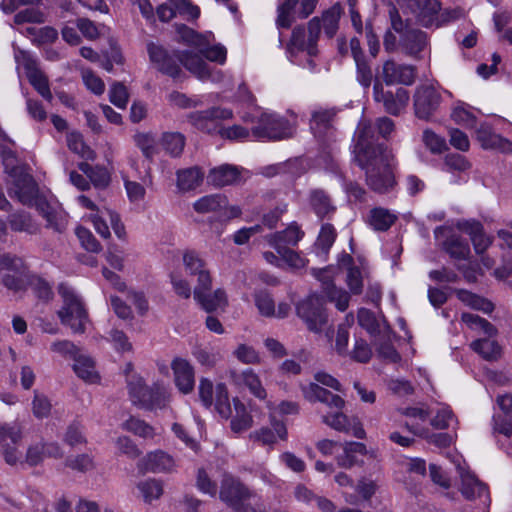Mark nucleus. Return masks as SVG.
<instances>
[{"mask_svg": "<svg viewBox=\"0 0 512 512\" xmlns=\"http://www.w3.org/2000/svg\"><path fill=\"white\" fill-rule=\"evenodd\" d=\"M451 118L456 123L466 127L472 128L476 126V117L467 108V105L465 103H459L453 108Z\"/></svg>", "mask_w": 512, "mask_h": 512, "instance_id": "nucleus-49", "label": "nucleus"}, {"mask_svg": "<svg viewBox=\"0 0 512 512\" xmlns=\"http://www.w3.org/2000/svg\"><path fill=\"white\" fill-rule=\"evenodd\" d=\"M295 127L282 116L275 113H262L253 126L251 133L257 140H282L294 135Z\"/></svg>", "mask_w": 512, "mask_h": 512, "instance_id": "nucleus-5", "label": "nucleus"}, {"mask_svg": "<svg viewBox=\"0 0 512 512\" xmlns=\"http://www.w3.org/2000/svg\"><path fill=\"white\" fill-rule=\"evenodd\" d=\"M123 428L142 438H153L154 428L144 420L131 416L123 423Z\"/></svg>", "mask_w": 512, "mask_h": 512, "instance_id": "nucleus-43", "label": "nucleus"}, {"mask_svg": "<svg viewBox=\"0 0 512 512\" xmlns=\"http://www.w3.org/2000/svg\"><path fill=\"white\" fill-rule=\"evenodd\" d=\"M493 433L503 434L510 438L512 436V417L495 414L493 416Z\"/></svg>", "mask_w": 512, "mask_h": 512, "instance_id": "nucleus-64", "label": "nucleus"}, {"mask_svg": "<svg viewBox=\"0 0 512 512\" xmlns=\"http://www.w3.org/2000/svg\"><path fill=\"white\" fill-rule=\"evenodd\" d=\"M322 421L334 430L343 433H350L351 419L342 410H334L322 416Z\"/></svg>", "mask_w": 512, "mask_h": 512, "instance_id": "nucleus-36", "label": "nucleus"}, {"mask_svg": "<svg viewBox=\"0 0 512 512\" xmlns=\"http://www.w3.org/2000/svg\"><path fill=\"white\" fill-rule=\"evenodd\" d=\"M335 114L332 110H316L312 113L310 129L314 136L321 141L329 138L333 133L332 122Z\"/></svg>", "mask_w": 512, "mask_h": 512, "instance_id": "nucleus-24", "label": "nucleus"}, {"mask_svg": "<svg viewBox=\"0 0 512 512\" xmlns=\"http://www.w3.org/2000/svg\"><path fill=\"white\" fill-rule=\"evenodd\" d=\"M446 252L455 259H466L470 254V248L466 241L459 236L452 235L444 242Z\"/></svg>", "mask_w": 512, "mask_h": 512, "instance_id": "nucleus-38", "label": "nucleus"}, {"mask_svg": "<svg viewBox=\"0 0 512 512\" xmlns=\"http://www.w3.org/2000/svg\"><path fill=\"white\" fill-rule=\"evenodd\" d=\"M183 264L190 276H197V286L211 288L212 279L204 260L195 251H186L183 254Z\"/></svg>", "mask_w": 512, "mask_h": 512, "instance_id": "nucleus-18", "label": "nucleus"}, {"mask_svg": "<svg viewBox=\"0 0 512 512\" xmlns=\"http://www.w3.org/2000/svg\"><path fill=\"white\" fill-rule=\"evenodd\" d=\"M127 388L131 402L141 409H163L168 402L167 392L161 385L154 384L149 387L139 376H131L127 380Z\"/></svg>", "mask_w": 512, "mask_h": 512, "instance_id": "nucleus-2", "label": "nucleus"}, {"mask_svg": "<svg viewBox=\"0 0 512 512\" xmlns=\"http://www.w3.org/2000/svg\"><path fill=\"white\" fill-rule=\"evenodd\" d=\"M337 237L334 226L330 223H324L321 226L315 246L320 249L323 254H327Z\"/></svg>", "mask_w": 512, "mask_h": 512, "instance_id": "nucleus-42", "label": "nucleus"}, {"mask_svg": "<svg viewBox=\"0 0 512 512\" xmlns=\"http://www.w3.org/2000/svg\"><path fill=\"white\" fill-rule=\"evenodd\" d=\"M310 210L320 220L331 219L337 211L332 196L323 188H312L307 193Z\"/></svg>", "mask_w": 512, "mask_h": 512, "instance_id": "nucleus-13", "label": "nucleus"}, {"mask_svg": "<svg viewBox=\"0 0 512 512\" xmlns=\"http://www.w3.org/2000/svg\"><path fill=\"white\" fill-rule=\"evenodd\" d=\"M342 13L343 9L339 2L322 13L320 20L323 23L324 33L328 38L331 39L336 35Z\"/></svg>", "mask_w": 512, "mask_h": 512, "instance_id": "nucleus-30", "label": "nucleus"}, {"mask_svg": "<svg viewBox=\"0 0 512 512\" xmlns=\"http://www.w3.org/2000/svg\"><path fill=\"white\" fill-rule=\"evenodd\" d=\"M11 181L8 183V193L25 206H33L39 195L37 183L23 166H13L10 171Z\"/></svg>", "mask_w": 512, "mask_h": 512, "instance_id": "nucleus-6", "label": "nucleus"}, {"mask_svg": "<svg viewBox=\"0 0 512 512\" xmlns=\"http://www.w3.org/2000/svg\"><path fill=\"white\" fill-rule=\"evenodd\" d=\"M415 115L422 120H429L442 102L441 93L432 85H420L413 95Z\"/></svg>", "mask_w": 512, "mask_h": 512, "instance_id": "nucleus-8", "label": "nucleus"}, {"mask_svg": "<svg viewBox=\"0 0 512 512\" xmlns=\"http://www.w3.org/2000/svg\"><path fill=\"white\" fill-rule=\"evenodd\" d=\"M7 223L9 228L16 233L36 235L40 231V225L32 215L25 210H18L8 215Z\"/></svg>", "mask_w": 512, "mask_h": 512, "instance_id": "nucleus-25", "label": "nucleus"}, {"mask_svg": "<svg viewBox=\"0 0 512 512\" xmlns=\"http://www.w3.org/2000/svg\"><path fill=\"white\" fill-rule=\"evenodd\" d=\"M29 285L39 299L48 301L53 297L51 285L43 278L33 275L29 278Z\"/></svg>", "mask_w": 512, "mask_h": 512, "instance_id": "nucleus-53", "label": "nucleus"}, {"mask_svg": "<svg viewBox=\"0 0 512 512\" xmlns=\"http://www.w3.org/2000/svg\"><path fill=\"white\" fill-rule=\"evenodd\" d=\"M147 52L149 54L150 61L156 65L160 72L167 74L172 78L180 76L182 71L180 65L177 63L178 60L175 57V54L178 51H173L172 54H169L162 46L151 42L147 45Z\"/></svg>", "mask_w": 512, "mask_h": 512, "instance_id": "nucleus-12", "label": "nucleus"}, {"mask_svg": "<svg viewBox=\"0 0 512 512\" xmlns=\"http://www.w3.org/2000/svg\"><path fill=\"white\" fill-rule=\"evenodd\" d=\"M28 80L30 84L37 90V92L48 102H51L53 95L49 88L47 77L38 70L37 72L29 75Z\"/></svg>", "mask_w": 512, "mask_h": 512, "instance_id": "nucleus-52", "label": "nucleus"}, {"mask_svg": "<svg viewBox=\"0 0 512 512\" xmlns=\"http://www.w3.org/2000/svg\"><path fill=\"white\" fill-rule=\"evenodd\" d=\"M76 235L85 250L92 253H99L102 250L101 244L87 228L78 227Z\"/></svg>", "mask_w": 512, "mask_h": 512, "instance_id": "nucleus-56", "label": "nucleus"}, {"mask_svg": "<svg viewBox=\"0 0 512 512\" xmlns=\"http://www.w3.org/2000/svg\"><path fill=\"white\" fill-rule=\"evenodd\" d=\"M176 175L177 187L183 192L196 189L204 179V172L197 166L178 170Z\"/></svg>", "mask_w": 512, "mask_h": 512, "instance_id": "nucleus-28", "label": "nucleus"}, {"mask_svg": "<svg viewBox=\"0 0 512 512\" xmlns=\"http://www.w3.org/2000/svg\"><path fill=\"white\" fill-rule=\"evenodd\" d=\"M211 288L196 286L194 289V299L201 305L206 312H213L227 305L226 293L222 289H217L210 293Z\"/></svg>", "mask_w": 512, "mask_h": 512, "instance_id": "nucleus-22", "label": "nucleus"}, {"mask_svg": "<svg viewBox=\"0 0 512 512\" xmlns=\"http://www.w3.org/2000/svg\"><path fill=\"white\" fill-rule=\"evenodd\" d=\"M399 45L406 55L420 59L421 52L429 45V40L424 31L412 28L401 35Z\"/></svg>", "mask_w": 512, "mask_h": 512, "instance_id": "nucleus-19", "label": "nucleus"}, {"mask_svg": "<svg viewBox=\"0 0 512 512\" xmlns=\"http://www.w3.org/2000/svg\"><path fill=\"white\" fill-rule=\"evenodd\" d=\"M460 491L468 501H479V509L487 512L490 505V494L485 483L470 472H461Z\"/></svg>", "mask_w": 512, "mask_h": 512, "instance_id": "nucleus-10", "label": "nucleus"}, {"mask_svg": "<svg viewBox=\"0 0 512 512\" xmlns=\"http://www.w3.org/2000/svg\"><path fill=\"white\" fill-rule=\"evenodd\" d=\"M175 57L178 64H182L199 79L205 80L212 77L208 64L201 56L188 51H179L175 54Z\"/></svg>", "mask_w": 512, "mask_h": 512, "instance_id": "nucleus-26", "label": "nucleus"}, {"mask_svg": "<svg viewBox=\"0 0 512 512\" xmlns=\"http://www.w3.org/2000/svg\"><path fill=\"white\" fill-rule=\"evenodd\" d=\"M350 355L353 360L359 363H367L372 357V350L365 340L356 339Z\"/></svg>", "mask_w": 512, "mask_h": 512, "instance_id": "nucleus-63", "label": "nucleus"}, {"mask_svg": "<svg viewBox=\"0 0 512 512\" xmlns=\"http://www.w3.org/2000/svg\"><path fill=\"white\" fill-rule=\"evenodd\" d=\"M73 370L85 382L96 383L100 380L94 360L82 353L74 360Z\"/></svg>", "mask_w": 512, "mask_h": 512, "instance_id": "nucleus-29", "label": "nucleus"}, {"mask_svg": "<svg viewBox=\"0 0 512 512\" xmlns=\"http://www.w3.org/2000/svg\"><path fill=\"white\" fill-rule=\"evenodd\" d=\"M373 99L382 103L385 111L391 115H399L409 101V93L404 88H398L395 93L385 91L382 81L375 79L373 84Z\"/></svg>", "mask_w": 512, "mask_h": 512, "instance_id": "nucleus-9", "label": "nucleus"}, {"mask_svg": "<svg viewBox=\"0 0 512 512\" xmlns=\"http://www.w3.org/2000/svg\"><path fill=\"white\" fill-rule=\"evenodd\" d=\"M354 162L365 172V183L378 194H387L395 189L394 155L384 143H378L373 126L362 121L358 127L357 140L353 148Z\"/></svg>", "mask_w": 512, "mask_h": 512, "instance_id": "nucleus-1", "label": "nucleus"}, {"mask_svg": "<svg viewBox=\"0 0 512 512\" xmlns=\"http://www.w3.org/2000/svg\"><path fill=\"white\" fill-rule=\"evenodd\" d=\"M240 169L237 166L223 164L210 170L208 183L216 187L237 184L240 181Z\"/></svg>", "mask_w": 512, "mask_h": 512, "instance_id": "nucleus-27", "label": "nucleus"}, {"mask_svg": "<svg viewBox=\"0 0 512 512\" xmlns=\"http://www.w3.org/2000/svg\"><path fill=\"white\" fill-rule=\"evenodd\" d=\"M396 220L395 214L382 207L373 208L369 214V224L376 231H387Z\"/></svg>", "mask_w": 512, "mask_h": 512, "instance_id": "nucleus-31", "label": "nucleus"}, {"mask_svg": "<svg viewBox=\"0 0 512 512\" xmlns=\"http://www.w3.org/2000/svg\"><path fill=\"white\" fill-rule=\"evenodd\" d=\"M138 489L146 502L158 499L163 494L161 482L155 479H148L138 484Z\"/></svg>", "mask_w": 512, "mask_h": 512, "instance_id": "nucleus-51", "label": "nucleus"}, {"mask_svg": "<svg viewBox=\"0 0 512 512\" xmlns=\"http://www.w3.org/2000/svg\"><path fill=\"white\" fill-rule=\"evenodd\" d=\"M199 51L206 59L223 64L226 60L227 51L221 45L209 46V40L205 38L204 46L199 47Z\"/></svg>", "mask_w": 512, "mask_h": 512, "instance_id": "nucleus-55", "label": "nucleus"}, {"mask_svg": "<svg viewBox=\"0 0 512 512\" xmlns=\"http://www.w3.org/2000/svg\"><path fill=\"white\" fill-rule=\"evenodd\" d=\"M58 291L63 299V307L58 311L62 324L68 325L74 333H83L88 315L82 301L65 284H60Z\"/></svg>", "mask_w": 512, "mask_h": 512, "instance_id": "nucleus-4", "label": "nucleus"}, {"mask_svg": "<svg viewBox=\"0 0 512 512\" xmlns=\"http://www.w3.org/2000/svg\"><path fill=\"white\" fill-rule=\"evenodd\" d=\"M134 142L147 159L151 160L157 152L156 141L150 133L135 134Z\"/></svg>", "mask_w": 512, "mask_h": 512, "instance_id": "nucleus-47", "label": "nucleus"}, {"mask_svg": "<svg viewBox=\"0 0 512 512\" xmlns=\"http://www.w3.org/2000/svg\"><path fill=\"white\" fill-rule=\"evenodd\" d=\"M32 411L36 418L48 417L51 412L49 399L45 395L35 392L32 402Z\"/></svg>", "mask_w": 512, "mask_h": 512, "instance_id": "nucleus-62", "label": "nucleus"}, {"mask_svg": "<svg viewBox=\"0 0 512 512\" xmlns=\"http://www.w3.org/2000/svg\"><path fill=\"white\" fill-rule=\"evenodd\" d=\"M303 232L296 225L288 226L285 230L277 232L273 235V245L275 248L281 246H295L302 238Z\"/></svg>", "mask_w": 512, "mask_h": 512, "instance_id": "nucleus-37", "label": "nucleus"}, {"mask_svg": "<svg viewBox=\"0 0 512 512\" xmlns=\"http://www.w3.org/2000/svg\"><path fill=\"white\" fill-rule=\"evenodd\" d=\"M228 204V200L226 196L222 194H211L206 195L200 199H198L194 204L193 208L198 213H209L216 212Z\"/></svg>", "mask_w": 512, "mask_h": 512, "instance_id": "nucleus-32", "label": "nucleus"}, {"mask_svg": "<svg viewBox=\"0 0 512 512\" xmlns=\"http://www.w3.org/2000/svg\"><path fill=\"white\" fill-rule=\"evenodd\" d=\"M163 148L173 157L179 156L185 146V138L182 134L172 132L164 133L162 136Z\"/></svg>", "mask_w": 512, "mask_h": 512, "instance_id": "nucleus-45", "label": "nucleus"}, {"mask_svg": "<svg viewBox=\"0 0 512 512\" xmlns=\"http://www.w3.org/2000/svg\"><path fill=\"white\" fill-rule=\"evenodd\" d=\"M235 415L231 416V429L236 432H242L249 429L252 426V417L247 412L245 405L238 399H233Z\"/></svg>", "mask_w": 512, "mask_h": 512, "instance_id": "nucleus-33", "label": "nucleus"}, {"mask_svg": "<svg viewBox=\"0 0 512 512\" xmlns=\"http://www.w3.org/2000/svg\"><path fill=\"white\" fill-rule=\"evenodd\" d=\"M476 136L482 148L512 154V142L495 133L489 124L481 123L476 129Z\"/></svg>", "mask_w": 512, "mask_h": 512, "instance_id": "nucleus-16", "label": "nucleus"}, {"mask_svg": "<svg viewBox=\"0 0 512 512\" xmlns=\"http://www.w3.org/2000/svg\"><path fill=\"white\" fill-rule=\"evenodd\" d=\"M174 461L172 457L163 451L149 453L145 458V467L153 473H160L172 469Z\"/></svg>", "mask_w": 512, "mask_h": 512, "instance_id": "nucleus-34", "label": "nucleus"}, {"mask_svg": "<svg viewBox=\"0 0 512 512\" xmlns=\"http://www.w3.org/2000/svg\"><path fill=\"white\" fill-rule=\"evenodd\" d=\"M215 409L218 414L228 419L232 416V408L230 405L229 394L224 383H218L215 387Z\"/></svg>", "mask_w": 512, "mask_h": 512, "instance_id": "nucleus-39", "label": "nucleus"}, {"mask_svg": "<svg viewBox=\"0 0 512 512\" xmlns=\"http://www.w3.org/2000/svg\"><path fill=\"white\" fill-rule=\"evenodd\" d=\"M321 20L319 17H313L307 24V52L310 56L317 54V42L321 33Z\"/></svg>", "mask_w": 512, "mask_h": 512, "instance_id": "nucleus-46", "label": "nucleus"}, {"mask_svg": "<svg viewBox=\"0 0 512 512\" xmlns=\"http://www.w3.org/2000/svg\"><path fill=\"white\" fill-rule=\"evenodd\" d=\"M232 116L233 112L230 109L212 107L204 111L191 113L189 119L197 129L210 133L216 129V120L230 119Z\"/></svg>", "mask_w": 512, "mask_h": 512, "instance_id": "nucleus-15", "label": "nucleus"}, {"mask_svg": "<svg viewBox=\"0 0 512 512\" xmlns=\"http://www.w3.org/2000/svg\"><path fill=\"white\" fill-rule=\"evenodd\" d=\"M299 4V0H284L278 6L276 23L281 28H289L294 21L293 13H296V7Z\"/></svg>", "mask_w": 512, "mask_h": 512, "instance_id": "nucleus-41", "label": "nucleus"}, {"mask_svg": "<svg viewBox=\"0 0 512 512\" xmlns=\"http://www.w3.org/2000/svg\"><path fill=\"white\" fill-rule=\"evenodd\" d=\"M129 94L126 87L120 83H113L109 91V100L112 104L120 109H125L128 103Z\"/></svg>", "mask_w": 512, "mask_h": 512, "instance_id": "nucleus-59", "label": "nucleus"}, {"mask_svg": "<svg viewBox=\"0 0 512 512\" xmlns=\"http://www.w3.org/2000/svg\"><path fill=\"white\" fill-rule=\"evenodd\" d=\"M46 220V227L51 228L58 233H62L67 226V216L64 212L55 207L43 217Z\"/></svg>", "mask_w": 512, "mask_h": 512, "instance_id": "nucleus-58", "label": "nucleus"}, {"mask_svg": "<svg viewBox=\"0 0 512 512\" xmlns=\"http://www.w3.org/2000/svg\"><path fill=\"white\" fill-rule=\"evenodd\" d=\"M471 348L487 361H496L501 357V347L495 340L478 339L471 343Z\"/></svg>", "mask_w": 512, "mask_h": 512, "instance_id": "nucleus-35", "label": "nucleus"}, {"mask_svg": "<svg viewBox=\"0 0 512 512\" xmlns=\"http://www.w3.org/2000/svg\"><path fill=\"white\" fill-rule=\"evenodd\" d=\"M255 304L261 313L266 317L274 316L275 304L271 295L266 290H258L254 294Z\"/></svg>", "mask_w": 512, "mask_h": 512, "instance_id": "nucleus-50", "label": "nucleus"}, {"mask_svg": "<svg viewBox=\"0 0 512 512\" xmlns=\"http://www.w3.org/2000/svg\"><path fill=\"white\" fill-rule=\"evenodd\" d=\"M410 7L418 22L424 27H430L437 22L441 3L439 0H416Z\"/></svg>", "mask_w": 512, "mask_h": 512, "instance_id": "nucleus-23", "label": "nucleus"}, {"mask_svg": "<svg viewBox=\"0 0 512 512\" xmlns=\"http://www.w3.org/2000/svg\"><path fill=\"white\" fill-rule=\"evenodd\" d=\"M315 275L322 283V289L327 299L335 303L337 309L345 311L349 305L350 295L347 291L335 286L331 277V268L320 269Z\"/></svg>", "mask_w": 512, "mask_h": 512, "instance_id": "nucleus-14", "label": "nucleus"}, {"mask_svg": "<svg viewBox=\"0 0 512 512\" xmlns=\"http://www.w3.org/2000/svg\"><path fill=\"white\" fill-rule=\"evenodd\" d=\"M175 384L177 388L184 394L190 393L194 389V369L185 359L177 358L171 364Z\"/></svg>", "mask_w": 512, "mask_h": 512, "instance_id": "nucleus-21", "label": "nucleus"}, {"mask_svg": "<svg viewBox=\"0 0 512 512\" xmlns=\"http://www.w3.org/2000/svg\"><path fill=\"white\" fill-rule=\"evenodd\" d=\"M354 61L356 65V79L363 88L368 89L373 81L371 65L366 57Z\"/></svg>", "mask_w": 512, "mask_h": 512, "instance_id": "nucleus-48", "label": "nucleus"}, {"mask_svg": "<svg viewBox=\"0 0 512 512\" xmlns=\"http://www.w3.org/2000/svg\"><path fill=\"white\" fill-rule=\"evenodd\" d=\"M0 268L22 274L25 270V264L22 258L10 253H4L0 255Z\"/></svg>", "mask_w": 512, "mask_h": 512, "instance_id": "nucleus-61", "label": "nucleus"}, {"mask_svg": "<svg viewBox=\"0 0 512 512\" xmlns=\"http://www.w3.org/2000/svg\"><path fill=\"white\" fill-rule=\"evenodd\" d=\"M21 438L22 426L18 422L0 423V443L10 440L13 444H17Z\"/></svg>", "mask_w": 512, "mask_h": 512, "instance_id": "nucleus-57", "label": "nucleus"}, {"mask_svg": "<svg viewBox=\"0 0 512 512\" xmlns=\"http://www.w3.org/2000/svg\"><path fill=\"white\" fill-rule=\"evenodd\" d=\"M386 85H412L416 79V68L412 65L398 64L394 60H386L377 77Z\"/></svg>", "mask_w": 512, "mask_h": 512, "instance_id": "nucleus-11", "label": "nucleus"}, {"mask_svg": "<svg viewBox=\"0 0 512 512\" xmlns=\"http://www.w3.org/2000/svg\"><path fill=\"white\" fill-rule=\"evenodd\" d=\"M256 495L238 478L225 474L221 481L219 498L235 512H256L249 501Z\"/></svg>", "mask_w": 512, "mask_h": 512, "instance_id": "nucleus-3", "label": "nucleus"}, {"mask_svg": "<svg viewBox=\"0 0 512 512\" xmlns=\"http://www.w3.org/2000/svg\"><path fill=\"white\" fill-rule=\"evenodd\" d=\"M458 229L470 236L474 250L483 254L492 244V238L484 233L483 225L476 220H464L457 223Z\"/></svg>", "mask_w": 512, "mask_h": 512, "instance_id": "nucleus-20", "label": "nucleus"}, {"mask_svg": "<svg viewBox=\"0 0 512 512\" xmlns=\"http://www.w3.org/2000/svg\"><path fill=\"white\" fill-rule=\"evenodd\" d=\"M296 311L297 315L304 320L308 329L312 332H320L323 325L327 322L323 300L316 294L300 301L296 306Z\"/></svg>", "mask_w": 512, "mask_h": 512, "instance_id": "nucleus-7", "label": "nucleus"}, {"mask_svg": "<svg viewBox=\"0 0 512 512\" xmlns=\"http://www.w3.org/2000/svg\"><path fill=\"white\" fill-rule=\"evenodd\" d=\"M67 467L79 472H87L94 468L93 458L88 454L68 457L65 461Z\"/></svg>", "mask_w": 512, "mask_h": 512, "instance_id": "nucleus-60", "label": "nucleus"}, {"mask_svg": "<svg viewBox=\"0 0 512 512\" xmlns=\"http://www.w3.org/2000/svg\"><path fill=\"white\" fill-rule=\"evenodd\" d=\"M422 142L425 147L435 155L441 154L448 149L446 140L429 128L423 131Z\"/></svg>", "mask_w": 512, "mask_h": 512, "instance_id": "nucleus-44", "label": "nucleus"}, {"mask_svg": "<svg viewBox=\"0 0 512 512\" xmlns=\"http://www.w3.org/2000/svg\"><path fill=\"white\" fill-rule=\"evenodd\" d=\"M364 274L359 267H349L346 275V283L350 292L359 295L363 291Z\"/></svg>", "mask_w": 512, "mask_h": 512, "instance_id": "nucleus-54", "label": "nucleus"}, {"mask_svg": "<svg viewBox=\"0 0 512 512\" xmlns=\"http://www.w3.org/2000/svg\"><path fill=\"white\" fill-rule=\"evenodd\" d=\"M240 378L242 379L243 384L256 398L264 400L267 397L265 388L262 386L258 375L252 369L244 370L241 373Z\"/></svg>", "mask_w": 512, "mask_h": 512, "instance_id": "nucleus-40", "label": "nucleus"}, {"mask_svg": "<svg viewBox=\"0 0 512 512\" xmlns=\"http://www.w3.org/2000/svg\"><path fill=\"white\" fill-rule=\"evenodd\" d=\"M304 398L311 403L321 402L333 410H342L345 401L339 395L333 394L319 384L309 383L302 387Z\"/></svg>", "mask_w": 512, "mask_h": 512, "instance_id": "nucleus-17", "label": "nucleus"}]
</instances>
